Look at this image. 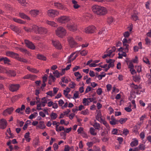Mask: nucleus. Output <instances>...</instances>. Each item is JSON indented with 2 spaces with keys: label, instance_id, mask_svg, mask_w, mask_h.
Listing matches in <instances>:
<instances>
[{
  "label": "nucleus",
  "instance_id": "obj_41",
  "mask_svg": "<svg viewBox=\"0 0 151 151\" xmlns=\"http://www.w3.org/2000/svg\"><path fill=\"white\" fill-rule=\"evenodd\" d=\"M17 60L21 62H22L25 63H27V60L25 59L22 58H21L19 57V56L16 58Z\"/></svg>",
  "mask_w": 151,
  "mask_h": 151
},
{
  "label": "nucleus",
  "instance_id": "obj_1",
  "mask_svg": "<svg viewBox=\"0 0 151 151\" xmlns=\"http://www.w3.org/2000/svg\"><path fill=\"white\" fill-rule=\"evenodd\" d=\"M92 9L95 14L100 15H104L107 12L105 8L97 5L93 6Z\"/></svg>",
  "mask_w": 151,
  "mask_h": 151
},
{
  "label": "nucleus",
  "instance_id": "obj_36",
  "mask_svg": "<svg viewBox=\"0 0 151 151\" xmlns=\"http://www.w3.org/2000/svg\"><path fill=\"white\" fill-rule=\"evenodd\" d=\"M50 116L51 119L55 120L57 118L58 115L56 113L52 112L50 115Z\"/></svg>",
  "mask_w": 151,
  "mask_h": 151
},
{
  "label": "nucleus",
  "instance_id": "obj_59",
  "mask_svg": "<svg viewBox=\"0 0 151 151\" xmlns=\"http://www.w3.org/2000/svg\"><path fill=\"white\" fill-rule=\"evenodd\" d=\"M19 49L21 52H23L24 53H28V52L27 50L25 49L22 48H20Z\"/></svg>",
  "mask_w": 151,
  "mask_h": 151
},
{
  "label": "nucleus",
  "instance_id": "obj_61",
  "mask_svg": "<svg viewBox=\"0 0 151 151\" xmlns=\"http://www.w3.org/2000/svg\"><path fill=\"white\" fill-rule=\"evenodd\" d=\"M113 18L111 17H109L108 18L107 21L109 24H110L113 22Z\"/></svg>",
  "mask_w": 151,
  "mask_h": 151
},
{
  "label": "nucleus",
  "instance_id": "obj_15",
  "mask_svg": "<svg viewBox=\"0 0 151 151\" xmlns=\"http://www.w3.org/2000/svg\"><path fill=\"white\" fill-rule=\"evenodd\" d=\"M52 43L53 45L57 49H60L62 48L61 44L58 40L52 41Z\"/></svg>",
  "mask_w": 151,
  "mask_h": 151
},
{
  "label": "nucleus",
  "instance_id": "obj_47",
  "mask_svg": "<svg viewBox=\"0 0 151 151\" xmlns=\"http://www.w3.org/2000/svg\"><path fill=\"white\" fill-rule=\"evenodd\" d=\"M113 51L111 50H110L107 52V53L109 55V56L112 57L114 55V54H112Z\"/></svg>",
  "mask_w": 151,
  "mask_h": 151
},
{
  "label": "nucleus",
  "instance_id": "obj_48",
  "mask_svg": "<svg viewBox=\"0 0 151 151\" xmlns=\"http://www.w3.org/2000/svg\"><path fill=\"white\" fill-rule=\"evenodd\" d=\"M135 68L138 73H140L141 71L142 68L141 66L138 65L135 66Z\"/></svg>",
  "mask_w": 151,
  "mask_h": 151
},
{
  "label": "nucleus",
  "instance_id": "obj_25",
  "mask_svg": "<svg viewBox=\"0 0 151 151\" xmlns=\"http://www.w3.org/2000/svg\"><path fill=\"white\" fill-rule=\"evenodd\" d=\"M9 27L12 30L16 32H19L20 31V30L17 27L14 25H10Z\"/></svg>",
  "mask_w": 151,
  "mask_h": 151
},
{
  "label": "nucleus",
  "instance_id": "obj_20",
  "mask_svg": "<svg viewBox=\"0 0 151 151\" xmlns=\"http://www.w3.org/2000/svg\"><path fill=\"white\" fill-rule=\"evenodd\" d=\"M5 72L8 73V75L9 76L14 77L16 75V72L14 71L13 70H7L6 69Z\"/></svg>",
  "mask_w": 151,
  "mask_h": 151
},
{
  "label": "nucleus",
  "instance_id": "obj_55",
  "mask_svg": "<svg viewBox=\"0 0 151 151\" xmlns=\"http://www.w3.org/2000/svg\"><path fill=\"white\" fill-rule=\"evenodd\" d=\"M102 92V89L101 88H98L96 90V93L97 94L99 95H101Z\"/></svg>",
  "mask_w": 151,
  "mask_h": 151
},
{
  "label": "nucleus",
  "instance_id": "obj_32",
  "mask_svg": "<svg viewBox=\"0 0 151 151\" xmlns=\"http://www.w3.org/2000/svg\"><path fill=\"white\" fill-rule=\"evenodd\" d=\"M37 58L39 60H46V57L42 54H37Z\"/></svg>",
  "mask_w": 151,
  "mask_h": 151
},
{
  "label": "nucleus",
  "instance_id": "obj_35",
  "mask_svg": "<svg viewBox=\"0 0 151 151\" xmlns=\"http://www.w3.org/2000/svg\"><path fill=\"white\" fill-rule=\"evenodd\" d=\"M138 144V141L137 139H135L134 141L130 143V145L132 147L136 146Z\"/></svg>",
  "mask_w": 151,
  "mask_h": 151
},
{
  "label": "nucleus",
  "instance_id": "obj_2",
  "mask_svg": "<svg viewBox=\"0 0 151 151\" xmlns=\"http://www.w3.org/2000/svg\"><path fill=\"white\" fill-rule=\"evenodd\" d=\"M66 30L63 27L60 26L58 27L55 30V33L58 37H62L66 34Z\"/></svg>",
  "mask_w": 151,
  "mask_h": 151
},
{
  "label": "nucleus",
  "instance_id": "obj_54",
  "mask_svg": "<svg viewBox=\"0 0 151 151\" xmlns=\"http://www.w3.org/2000/svg\"><path fill=\"white\" fill-rule=\"evenodd\" d=\"M132 19L134 21H136L138 19V16L136 14H134L132 16Z\"/></svg>",
  "mask_w": 151,
  "mask_h": 151
},
{
  "label": "nucleus",
  "instance_id": "obj_21",
  "mask_svg": "<svg viewBox=\"0 0 151 151\" xmlns=\"http://www.w3.org/2000/svg\"><path fill=\"white\" fill-rule=\"evenodd\" d=\"M96 119L99 122H101L103 121V118L102 117L101 114V112L99 111L96 117Z\"/></svg>",
  "mask_w": 151,
  "mask_h": 151
},
{
  "label": "nucleus",
  "instance_id": "obj_33",
  "mask_svg": "<svg viewBox=\"0 0 151 151\" xmlns=\"http://www.w3.org/2000/svg\"><path fill=\"white\" fill-rule=\"evenodd\" d=\"M95 131L96 129L93 127H91L90 128V133L92 135L95 136L96 135L97 133Z\"/></svg>",
  "mask_w": 151,
  "mask_h": 151
},
{
  "label": "nucleus",
  "instance_id": "obj_24",
  "mask_svg": "<svg viewBox=\"0 0 151 151\" xmlns=\"http://www.w3.org/2000/svg\"><path fill=\"white\" fill-rule=\"evenodd\" d=\"M19 17L23 19H27L28 20H30V18L24 13H19Z\"/></svg>",
  "mask_w": 151,
  "mask_h": 151
},
{
  "label": "nucleus",
  "instance_id": "obj_23",
  "mask_svg": "<svg viewBox=\"0 0 151 151\" xmlns=\"http://www.w3.org/2000/svg\"><path fill=\"white\" fill-rule=\"evenodd\" d=\"M27 69L30 72L34 73H37L39 72V71L37 70L36 69L32 68L29 66L27 67Z\"/></svg>",
  "mask_w": 151,
  "mask_h": 151
},
{
  "label": "nucleus",
  "instance_id": "obj_43",
  "mask_svg": "<svg viewBox=\"0 0 151 151\" xmlns=\"http://www.w3.org/2000/svg\"><path fill=\"white\" fill-rule=\"evenodd\" d=\"M127 120V118H121L119 120V122L120 123L122 124L124 123Z\"/></svg>",
  "mask_w": 151,
  "mask_h": 151
},
{
  "label": "nucleus",
  "instance_id": "obj_17",
  "mask_svg": "<svg viewBox=\"0 0 151 151\" xmlns=\"http://www.w3.org/2000/svg\"><path fill=\"white\" fill-rule=\"evenodd\" d=\"M39 11L37 10H32L29 12L30 14L33 17H35L39 14Z\"/></svg>",
  "mask_w": 151,
  "mask_h": 151
},
{
  "label": "nucleus",
  "instance_id": "obj_44",
  "mask_svg": "<svg viewBox=\"0 0 151 151\" xmlns=\"http://www.w3.org/2000/svg\"><path fill=\"white\" fill-rule=\"evenodd\" d=\"M138 147L139 150H144L145 149V146L143 144H140Z\"/></svg>",
  "mask_w": 151,
  "mask_h": 151
},
{
  "label": "nucleus",
  "instance_id": "obj_62",
  "mask_svg": "<svg viewBox=\"0 0 151 151\" xmlns=\"http://www.w3.org/2000/svg\"><path fill=\"white\" fill-rule=\"evenodd\" d=\"M53 73L55 76L57 77V78L59 77V72L58 70H55Z\"/></svg>",
  "mask_w": 151,
  "mask_h": 151
},
{
  "label": "nucleus",
  "instance_id": "obj_60",
  "mask_svg": "<svg viewBox=\"0 0 151 151\" xmlns=\"http://www.w3.org/2000/svg\"><path fill=\"white\" fill-rule=\"evenodd\" d=\"M127 64L128 66V68H130V69L134 68V65L132 62H130L129 63H127Z\"/></svg>",
  "mask_w": 151,
  "mask_h": 151
},
{
  "label": "nucleus",
  "instance_id": "obj_64",
  "mask_svg": "<svg viewBox=\"0 0 151 151\" xmlns=\"http://www.w3.org/2000/svg\"><path fill=\"white\" fill-rule=\"evenodd\" d=\"M70 149L71 148L69 147L68 145H66L65 146L64 150V151H69L70 150Z\"/></svg>",
  "mask_w": 151,
  "mask_h": 151
},
{
  "label": "nucleus",
  "instance_id": "obj_37",
  "mask_svg": "<svg viewBox=\"0 0 151 151\" xmlns=\"http://www.w3.org/2000/svg\"><path fill=\"white\" fill-rule=\"evenodd\" d=\"M93 126L95 128V129H96L99 130L100 127V124L96 122H95Z\"/></svg>",
  "mask_w": 151,
  "mask_h": 151
},
{
  "label": "nucleus",
  "instance_id": "obj_5",
  "mask_svg": "<svg viewBox=\"0 0 151 151\" xmlns=\"http://www.w3.org/2000/svg\"><path fill=\"white\" fill-rule=\"evenodd\" d=\"M126 41L127 38H124L122 40L123 47H121L118 49V50L119 52L124 50L127 52H128L129 45L126 43Z\"/></svg>",
  "mask_w": 151,
  "mask_h": 151
},
{
  "label": "nucleus",
  "instance_id": "obj_53",
  "mask_svg": "<svg viewBox=\"0 0 151 151\" xmlns=\"http://www.w3.org/2000/svg\"><path fill=\"white\" fill-rule=\"evenodd\" d=\"M87 50H83L81 52L80 54L82 56H85L87 54Z\"/></svg>",
  "mask_w": 151,
  "mask_h": 151
},
{
  "label": "nucleus",
  "instance_id": "obj_34",
  "mask_svg": "<svg viewBox=\"0 0 151 151\" xmlns=\"http://www.w3.org/2000/svg\"><path fill=\"white\" fill-rule=\"evenodd\" d=\"M141 79V77L140 75H136L133 77V79L135 82H139Z\"/></svg>",
  "mask_w": 151,
  "mask_h": 151
},
{
  "label": "nucleus",
  "instance_id": "obj_3",
  "mask_svg": "<svg viewBox=\"0 0 151 151\" xmlns=\"http://www.w3.org/2000/svg\"><path fill=\"white\" fill-rule=\"evenodd\" d=\"M70 20V17L67 16H61L57 19V22L61 24L67 23Z\"/></svg>",
  "mask_w": 151,
  "mask_h": 151
},
{
  "label": "nucleus",
  "instance_id": "obj_9",
  "mask_svg": "<svg viewBox=\"0 0 151 151\" xmlns=\"http://www.w3.org/2000/svg\"><path fill=\"white\" fill-rule=\"evenodd\" d=\"M54 6L56 8L61 10H63L66 11H67L68 10V9L65 6L63 5L60 3L58 2H55Z\"/></svg>",
  "mask_w": 151,
  "mask_h": 151
},
{
  "label": "nucleus",
  "instance_id": "obj_50",
  "mask_svg": "<svg viewBox=\"0 0 151 151\" xmlns=\"http://www.w3.org/2000/svg\"><path fill=\"white\" fill-rule=\"evenodd\" d=\"M7 132L10 135V136L9 137V138H12L13 137L14 135L12 134L11 133L10 128H9L7 129Z\"/></svg>",
  "mask_w": 151,
  "mask_h": 151
},
{
  "label": "nucleus",
  "instance_id": "obj_18",
  "mask_svg": "<svg viewBox=\"0 0 151 151\" xmlns=\"http://www.w3.org/2000/svg\"><path fill=\"white\" fill-rule=\"evenodd\" d=\"M114 60L110 59L109 60H106V62L107 63H109L108 67V68H110L111 67H113L114 66Z\"/></svg>",
  "mask_w": 151,
  "mask_h": 151
},
{
  "label": "nucleus",
  "instance_id": "obj_27",
  "mask_svg": "<svg viewBox=\"0 0 151 151\" xmlns=\"http://www.w3.org/2000/svg\"><path fill=\"white\" fill-rule=\"evenodd\" d=\"M30 133L28 132L26 133L24 135V137L25 138L26 141L29 142L30 141L31 139L29 138Z\"/></svg>",
  "mask_w": 151,
  "mask_h": 151
},
{
  "label": "nucleus",
  "instance_id": "obj_29",
  "mask_svg": "<svg viewBox=\"0 0 151 151\" xmlns=\"http://www.w3.org/2000/svg\"><path fill=\"white\" fill-rule=\"evenodd\" d=\"M3 61L4 63H8L10 62V60L6 57H2L0 58V62Z\"/></svg>",
  "mask_w": 151,
  "mask_h": 151
},
{
  "label": "nucleus",
  "instance_id": "obj_12",
  "mask_svg": "<svg viewBox=\"0 0 151 151\" xmlns=\"http://www.w3.org/2000/svg\"><path fill=\"white\" fill-rule=\"evenodd\" d=\"M24 42L27 46L29 48L32 50H34L35 49V46L32 42L29 41L28 40H25Z\"/></svg>",
  "mask_w": 151,
  "mask_h": 151
},
{
  "label": "nucleus",
  "instance_id": "obj_31",
  "mask_svg": "<svg viewBox=\"0 0 151 151\" xmlns=\"http://www.w3.org/2000/svg\"><path fill=\"white\" fill-rule=\"evenodd\" d=\"M72 3L73 4V7L75 9H78L80 6L77 4V2L75 0H73L72 1Z\"/></svg>",
  "mask_w": 151,
  "mask_h": 151
},
{
  "label": "nucleus",
  "instance_id": "obj_11",
  "mask_svg": "<svg viewBox=\"0 0 151 151\" xmlns=\"http://www.w3.org/2000/svg\"><path fill=\"white\" fill-rule=\"evenodd\" d=\"M14 110V109L12 107L8 108L4 110L3 112V114L4 116H6L8 114H11Z\"/></svg>",
  "mask_w": 151,
  "mask_h": 151
},
{
  "label": "nucleus",
  "instance_id": "obj_10",
  "mask_svg": "<svg viewBox=\"0 0 151 151\" xmlns=\"http://www.w3.org/2000/svg\"><path fill=\"white\" fill-rule=\"evenodd\" d=\"M85 32L87 33H92L94 32L96 30V27L93 25L90 26L86 28Z\"/></svg>",
  "mask_w": 151,
  "mask_h": 151
},
{
  "label": "nucleus",
  "instance_id": "obj_22",
  "mask_svg": "<svg viewBox=\"0 0 151 151\" xmlns=\"http://www.w3.org/2000/svg\"><path fill=\"white\" fill-rule=\"evenodd\" d=\"M46 23L54 27H57L58 26L56 23L52 21L47 20L46 21Z\"/></svg>",
  "mask_w": 151,
  "mask_h": 151
},
{
  "label": "nucleus",
  "instance_id": "obj_49",
  "mask_svg": "<svg viewBox=\"0 0 151 151\" xmlns=\"http://www.w3.org/2000/svg\"><path fill=\"white\" fill-rule=\"evenodd\" d=\"M39 140L38 138H35L34 140L33 143L35 145H38Z\"/></svg>",
  "mask_w": 151,
  "mask_h": 151
},
{
  "label": "nucleus",
  "instance_id": "obj_30",
  "mask_svg": "<svg viewBox=\"0 0 151 151\" xmlns=\"http://www.w3.org/2000/svg\"><path fill=\"white\" fill-rule=\"evenodd\" d=\"M13 19L14 21L20 24H24L25 23V22L19 19L13 18Z\"/></svg>",
  "mask_w": 151,
  "mask_h": 151
},
{
  "label": "nucleus",
  "instance_id": "obj_56",
  "mask_svg": "<svg viewBox=\"0 0 151 151\" xmlns=\"http://www.w3.org/2000/svg\"><path fill=\"white\" fill-rule=\"evenodd\" d=\"M143 62L148 65H150V63L149 61L147 58H143Z\"/></svg>",
  "mask_w": 151,
  "mask_h": 151
},
{
  "label": "nucleus",
  "instance_id": "obj_8",
  "mask_svg": "<svg viewBox=\"0 0 151 151\" xmlns=\"http://www.w3.org/2000/svg\"><path fill=\"white\" fill-rule=\"evenodd\" d=\"M20 87V85L19 84H10L9 86V90L12 92H14L17 91Z\"/></svg>",
  "mask_w": 151,
  "mask_h": 151
},
{
  "label": "nucleus",
  "instance_id": "obj_51",
  "mask_svg": "<svg viewBox=\"0 0 151 151\" xmlns=\"http://www.w3.org/2000/svg\"><path fill=\"white\" fill-rule=\"evenodd\" d=\"M101 73H104L103 75H99L97 76V77L99 80H101L102 79L103 77H104L106 76V73L104 72H102Z\"/></svg>",
  "mask_w": 151,
  "mask_h": 151
},
{
  "label": "nucleus",
  "instance_id": "obj_13",
  "mask_svg": "<svg viewBox=\"0 0 151 151\" xmlns=\"http://www.w3.org/2000/svg\"><path fill=\"white\" fill-rule=\"evenodd\" d=\"M48 32V30L45 27H39L38 33L40 34H45Z\"/></svg>",
  "mask_w": 151,
  "mask_h": 151
},
{
  "label": "nucleus",
  "instance_id": "obj_39",
  "mask_svg": "<svg viewBox=\"0 0 151 151\" xmlns=\"http://www.w3.org/2000/svg\"><path fill=\"white\" fill-rule=\"evenodd\" d=\"M101 123H102L107 128V129H110V127L108 124L103 119V121L101 122H100Z\"/></svg>",
  "mask_w": 151,
  "mask_h": 151
},
{
  "label": "nucleus",
  "instance_id": "obj_6",
  "mask_svg": "<svg viewBox=\"0 0 151 151\" xmlns=\"http://www.w3.org/2000/svg\"><path fill=\"white\" fill-rule=\"evenodd\" d=\"M68 41L71 47H77L78 43L75 41L74 38L72 36H69L68 37Z\"/></svg>",
  "mask_w": 151,
  "mask_h": 151
},
{
  "label": "nucleus",
  "instance_id": "obj_40",
  "mask_svg": "<svg viewBox=\"0 0 151 151\" xmlns=\"http://www.w3.org/2000/svg\"><path fill=\"white\" fill-rule=\"evenodd\" d=\"M23 6H26L27 3L25 0H17Z\"/></svg>",
  "mask_w": 151,
  "mask_h": 151
},
{
  "label": "nucleus",
  "instance_id": "obj_14",
  "mask_svg": "<svg viewBox=\"0 0 151 151\" xmlns=\"http://www.w3.org/2000/svg\"><path fill=\"white\" fill-rule=\"evenodd\" d=\"M6 55L8 56H10L11 57H13L15 58H17L18 56H19L18 54L14 53L11 51H7L6 52Z\"/></svg>",
  "mask_w": 151,
  "mask_h": 151
},
{
  "label": "nucleus",
  "instance_id": "obj_42",
  "mask_svg": "<svg viewBox=\"0 0 151 151\" xmlns=\"http://www.w3.org/2000/svg\"><path fill=\"white\" fill-rule=\"evenodd\" d=\"M147 118V115L144 114L142 115L139 118L140 121L141 122L140 123L142 124L143 122V120L145 118Z\"/></svg>",
  "mask_w": 151,
  "mask_h": 151
},
{
  "label": "nucleus",
  "instance_id": "obj_46",
  "mask_svg": "<svg viewBox=\"0 0 151 151\" xmlns=\"http://www.w3.org/2000/svg\"><path fill=\"white\" fill-rule=\"evenodd\" d=\"M131 105L130 103V105L129 106V107H125L124 108V109L127 112H131L132 111V109H131Z\"/></svg>",
  "mask_w": 151,
  "mask_h": 151
},
{
  "label": "nucleus",
  "instance_id": "obj_4",
  "mask_svg": "<svg viewBox=\"0 0 151 151\" xmlns=\"http://www.w3.org/2000/svg\"><path fill=\"white\" fill-rule=\"evenodd\" d=\"M66 27L69 30L74 32L77 30V26L74 22H72L68 23Z\"/></svg>",
  "mask_w": 151,
  "mask_h": 151
},
{
  "label": "nucleus",
  "instance_id": "obj_28",
  "mask_svg": "<svg viewBox=\"0 0 151 151\" xmlns=\"http://www.w3.org/2000/svg\"><path fill=\"white\" fill-rule=\"evenodd\" d=\"M41 129H44L45 128V126L44 124V122L43 121H41L39 122V124L37 127Z\"/></svg>",
  "mask_w": 151,
  "mask_h": 151
},
{
  "label": "nucleus",
  "instance_id": "obj_63",
  "mask_svg": "<svg viewBox=\"0 0 151 151\" xmlns=\"http://www.w3.org/2000/svg\"><path fill=\"white\" fill-rule=\"evenodd\" d=\"M129 131L127 129H124L123 130V134L126 136L129 133Z\"/></svg>",
  "mask_w": 151,
  "mask_h": 151
},
{
  "label": "nucleus",
  "instance_id": "obj_19",
  "mask_svg": "<svg viewBox=\"0 0 151 151\" xmlns=\"http://www.w3.org/2000/svg\"><path fill=\"white\" fill-rule=\"evenodd\" d=\"M31 32L34 31L38 33L39 27L35 25H33L30 27Z\"/></svg>",
  "mask_w": 151,
  "mask_h": 151
},
{
  "label": "nucleus",
  "instance_id": "obj_7",
  "mask_svg": "<svg viewBox=\"0 0 151 151\" xmlns=\"http://www.w3.org/2000/svg\"><path fill=\"white\" fill-rule=\"evenodd\" d=\"M47 13L49 17H54L59 15V12L57 10L50 9L47 11Z\"/></svg>",
  "mask_w": 151,
  "mask_h": 151
},
{
  "label": "nucleus",
  "instance_id": "obj_57",
  "mask_svg": "<svg viewBox=\"0 0 151 151\" xmlns=\"http://www.w3.org/2000/svg\"><path fill=\"white\" fill-rule=\"evenodd\" d=\"M81 114L84 115L88 114V110L87 109H86L85 110L82 111L81 112Z\"/></svg>",
  "mask_w": 151,
  "mask_h": 151
},
{
  "label": "nucleus",
  "instance_id": "obj_38",
  "mask_svg": "<svg viewBox=\"0 0 151 151\" xmlns=\"http://www.w3.org/2000/svg\"><path fill=\"white\" fill-rule=\"evenodd\" d=\"M110 129H106L105 130L102 132L101 133V135L102 136H105L108 134V132L109 131Z\"/></svg>",
  "mask_w": 151,
  "mask_h": 151
},
{
  "label": "nucleus",
  "instance_id": "obj_26",
  "mask_svg": "<svg viewBox=\"0 0 151 151\" xmlns=\"http://www.w3.org/2000/svg\"><path fill=\"white\" fill-rule=\"evenodd\" d=\"M111 120L110 121V124L112 125H115L119 123V120L116 119H111Z\"/></svg>",
  "mask_w": 151,
  "mask_h": 151
},
{
  "label": "nucleus",
  "instance_id": "obj_58",
  "mask_svg": "<svg viewBox=\"0 0 151 151\" xmlns=\"http://www.w3.org/2000/svg\"><path fill=\"white\" fill-rule=\"evenodd\" d=\"M30 76H29L30 77L29 79H30L31 80H34L37 78V76L35 75L30 74Z\"/></svg>",
  "mask_w": 151,
  "mask_h": 151
},
{
  "label": "nucleus",
  "instance_id": "obj_16",
  "mask_svg": "<svg viewBox=\"0 0 151 151\" xmlns=\"http://www.w3.org/2000/svg\"><path fill=\"white\" fill-rule=\"evenodd\" d=\"M7 124L6 120L4 119H2L0 120V128L3 129H4L6 126Z\"/></svg>",
  "mask_w": 151,
  "mask_h": 151
},
{
  "label": "nucleus",
  "instance_id": "obj_52",
  "mask_svg": "<svg viewBox=\"0 0 151 151\" xmlns=\"http://www.w3.org/2000/svg\"><path fill=\"white\" fill-rule=\"evenodd\" d=\"M145 40V44L146 45H150V41L147 37L146 38Z\"/></svg>",
  "mask_w": 151,
  "mask_h": 151
},
{
  "label": "nucleus",
  "instance_id": "obj_45",
  "mask_svg": "<svg viewBox=\"0 0 151 151\" xmlns=\"http://www.w3.org/2000/svg\"><path fill=\"white\" fill-rule=\"evenodd\" d=\"M74 75L76 77H78L77 79H81L82 77V76H81V74L79 72H76L74 73Z\"/></svg>",
  "mask_w": 151,
  "mask_h": 151
}]
</instances>
